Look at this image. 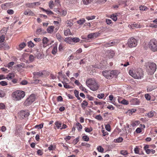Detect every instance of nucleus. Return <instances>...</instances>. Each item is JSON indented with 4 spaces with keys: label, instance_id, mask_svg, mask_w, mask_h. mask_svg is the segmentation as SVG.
Returning a JSON list of instances; mask_svg holds the SVG:
<instances>
[{
    "label": "nucleus",
    "instance_id": "nucleus-40",
    "mask_svg": "<svg viewBox=\"0 0 157 157\" xmlns=\"http://www.w3.org/2000/svg\"><path fill=\"white\" fill-rule=\"evenodd\" d=\"M57 49L56 46H55L53 48V49L52 51V53L53 55H55L57 52Z\"/></svg>",
    "mask_w": 157,
    "mask_h": 157
},
{
    "label": "nucleus",
    "instance_id": "nucleus-46",
    "mask_svg": "<svg viewBox=\"0 0 157 157\" xmlns=\"http://www.w3.org/2000/svg\"><path fill=\"white\" fill-rule=\"evenodd\" d=\"M93 0H82L83 3L84 4L87 5L91 3Z\"/></svg>",
    "mask_w": 157,
    "mask_h": 157
},
{
    "label": "nucleus",
    "instance_id": "nucleus-38",
    "mask_svg": "<svg viewBox=\"0 0 157 157\" xmlns=\"http://www.w3.org/2000/svg\"><path fill=\"white\" fill-rule=\"evenodd\" d=\"M120 154L124 156L125 157H126V155H128V153L127 151L122 150L121 151Z\"/></svg>",
    "mask_w": 157,
    "mask_h": 157
},
{
    "label": "nucleus",
    "instance_id": "nucleus-15",
    "mask_svg": "<svg viewBox=\"0 0 157 157\" xmlns=\"http://www.w3.org/2000/svg\"><path fill=\"white\" fill-rule=\"evenodd\" d=\"M130 102L133 105H138L140 102L139 100L137 98H133L130 100Z\"/></svg>",
    "mask_w": 157,
    "mask_h": 157
},
{
    "label": "nucleus",
    "instance_id": "nucleus-29",
    "mask_svg": "<svg viewBox=\"0 0 157 157\" xmlns=\"http://www.w3.org/2000/svg\"><path fill=\"white\" fill-rule=\"evenodd\" d=\"M112 77V76H117L119 74V72L117 70L110 71Z\"/></svg>",
    "mask_w": 157,
    "mask_h": 157
},
{
    "label": "nucleus",
    "instance_id": "nucleus-16",
    "mask_svg": "<svg viewBox=\"0 0 157 157\" xmlns=\"http://www.w3.org/2000/svg\"><path fill=\"white\" fill-rule=\"evenodd\" d=\"M156 114V113L155 111L153 110H151L149 112L147 113L146 115V116H147L149 118H151L154 116V114Z\"/></svg>",
    "mask_w": 157,
    "mask_h": 157
},
{
    "label": "nucleus",
    "instance_id": "nucleus-45",
    "mask_svg": "<svg viewBox=\"0 0 157 157\" xmlns=\"http://www.w3.org/2000/svg\"><path fill=\"white\" fill-rule=\"evenodd\" d=\"M85 21V20L84 19H80L78 20L77 21V23L78 24L81 25L83 24Z\"/></svg>",
    "mask_w": 157,
    "mask_h": 157
},
{
    "label": "nucleus",
    "instance_id": "nucleus-27",
    "mask_svg": "<svg viewBox=\"0 0 157 157\" xmlns=\"http://www.w3.org/2000/svg\"><path fill=\"white\" fill-rule=\"evenodd\" d=\"M64 35L65 36H68L70 35H71L70 30L69 29H67L64 30Z\"/></svg>",
    "mask_w": 157,
    "mask_h": 157
},
{
    "label": "nucleus",
    "instance_id": "nucleus-4",
    "mask_svg": "<svg viewBox=\"0 0 157 157\" xmlns=\"http://www.w3.org/2000/svg\"><path fill=\"white\" fill-rule=\"evenodd\" d=\"M148 47L152 51H157V41L155 39L151 40L149 43Z\"/></svg>",
    "mask_w": 157,
    "mask_h": 157
},
{
    "label": "nucleus",
    "instance_id": "nucleus-55",
    "mask_svg": "<svg viewBox=\"0 0 157 157\" xmlns=\"http://www.w3.org/2000/svg\"><path fill=\"white\" fill-rule=\"evenodd\" d=\"M67 26H69L70 27H71L73 25L72 22L70 21H67Z\"/></svg>",
    "mask_w": 157,
    "mask_h": 157
},
{
    "label": "nucleus",
    "instance_id": "nucleus-43",
    "mask_svg": "<svg viewBox=\"0 0 157 157\" xmlns=\"http://www.w3.org/2000/svg\"><path fill=\"white\" fill-rule=\"evenodd\" d=\"M98 151L100 152L103 153L104 151V148L101 146H98L97 148Z\"/></svg>",
    "mask_w": 157,
    "mask_h": 157
},
{
    "label": "nucleus",
    "instance_id": "nucleus-7",
    "mask_svg": "<svg viewBox=\"0 0 157 157\" xmlns=\"http://www.w3.org/2000/svg\"><path fill=\"white\" fill-rule=\"evenodd\" d=\"M119 42V40L117 39H115L112 41H110L105 43L103 45L105 47H109L117 44Z\"/></svg>",
    "mask_w": 157,
    "mask_h": 157
},
{
    "label": "nucleus",
    "instance_id": "nucleus-30",
    "mask_svg": "<svg viewBox=\"0 0 157 157\" xmlns=\"http://www.w3.org/2000/svg\"><path fill=\"white\" fill-rule=\"evenodd\" d=\"M15 76L14 74L13 73H9L7 76L6 78L8 80L11 79Z\"/></svg>",
    "mask_w": 157,
    "mask_h": 157
},
{
    "label": "nucleus",
    "instance_id": "nucleus-54",
    "mask_svg": "<svg viewBox=\"0 0 157 157\" xmlns=\"http://www.w3.org/2000/svg\"><path fill=\"white\" fill-rule=\"evenodd\" d=\"M5 36L3 35H1L0 36V42L2 43L3 41L5 39Z\"/></svg>",
    "mask_w": 157,
    "mask_h": 157
},
{
    "label": "nucleus",
    "instance_id": "nucleus-25",
    "mask_svg": "<svg viewBox=\"0 0 157 157\" xmlns=\"http://www.w3.org/2000/svg\"><path fill=\"white\" fill-rule=\"evenodd\" d=\"M41 10L43 11L46 12L48 15H51L54 14L49 9L46 10L43 8H42Z\"/></svg>",
    "mask_w": 157,
    "mask_h": 157
},
{
    "label": "nucleus",
    "instance_id": "nucleus-39",
    "mask_svg": "<svg viewBox=\"0 0 157 157\" xmlns=\"http://www.w3.org/2000/svg\"><path fill=\"white\" fill-rule=\"evenodd\" d=\"M140 121H136L132 122L131 124V125L133 127H135L139 125L140 124Z\"/></svg>",
    "mask_w": 157,
    "mask_h": 157
},
{
    "label": "nucleus",
    "instance_id": "nucleus-22",
    "mask_svg": "<svg viewBox=\"0 0 157 157\" xmlns=\"http://www.w3.org/2000/svg\"><path fill=\"white\" fill-rule=\"evenodd\" d=\"M54 28V26H50L48 27L47 29V33H53Z\"/></svg>",
    "mask_w": 157,
    "mask_h": 157
},
{
    "label": "nucleus",
    "instance_id": "nucleus-49",
    "mask_svg": "<svg viewBox=\"0 0 157 157\" xmlns=\"http://www.w3.org/2000/svg\"><path fill=\"white\" fill-rule=\"evenodd\" d=\"M85 131L87 132H90L93 130V129L92 128H88L85 127Z\"/></svg>",
    "mask_w": 157,
    "mask_h": 157
},
{
    "label": "nucleus",
    "instance_id": "nucleus-18",
    "mask_svg": "<svg viewBox=\"0 0 157 157\" xmlns=\"http://www.w3.org/2000/svg\"><path fill=\"white\" fill-rule=\"evenodd\" d=\"M26 45L25 42H22L17 47V49L19 50H21L23 49Z\"/></svg>",
    "mask_w": 157,
    "mask_h": 157
},
{
    "label": "nucleus",
    "instance_id": "nucleus-10",
    "mask_svg": "<svg viewBox=\"0 0 157 157\" xmlns=\"http://www.w3.org/2000/svg\"><path fill=\"white\" fill-rule=\"evenodd\" d=\"M102 74L107 79H110L112 78V75L110 71H105L102 72Z\"/></svg>",
    "mask_w": 157,
    "mask_h": 157
},
{
    "label": "nucleus",
    "instance_id": "nucleus-63",
    "mask_svg": "<svg viewBox=\"0 0 157 157\" xmlns=\"http://www.w3.org/2000/svg\"><path fill=\"white\" fill-rule=\"evenodd\" d=\"M136 109H132L131 110H128L129 113H131V114L135 113L136 111Z\"/></svg>",
    "mask_w": 157,
    "mask_h": 157
},
{
    "label": "nucleus",
    "instance_id": "nucleus-57",
    "mask_svg": "<svg viewBox=\"0 0 157 157\" xmlns=\"http://www.w3.org/2000/svg\"><path fill=\"white\" fill-rule=\"evenodd\" d=\"M64 44H63L61 43L59 44V51H61L62 50H63V48H64Z\"/></svg>",
    "mask_w": 157,
    "mask_h": 157
},
{
    "label": "nucleus",
    "instance_id": "nucleus-51",
    "mask_svg": "<svg viewBox=\"0 0 157 157\" xmlns=\"http://www.w3.org/2000/svg\"><path fill=\"white\" fill-rule=\"evenodd\" d=\"M72 41L75 43H77L79 41L80 39L77 37H75L72 38Z\"/></svg>",
    "mask_w": 157,
    "mask_h": 157
},
{
    "label": "nucleus",
    "instance_id": "nucleus-59",
    "mask_svg": "<svg viewBox=\"0 0 157 157\" xmlns=\"http://www.w3.org/2000/svg\"><path fill=\"white\" fill-rule=\"evenodd\" d=\"M115 140V139L114 140V141ZM116 142L114 141V142H117V143H120L122 142L123 140V139L122 137H119L118 138H117L116 140Z\"/></svg>",
    "mask_w": 157,
    "mask_h": 157
},
{
    "label": "nucleus",
    "instance_id": "nucleus-47",
    "mask_svg": "<svg viewBox=\"0 0 157 157\" xmlns=\"http://www.w3.org/2000/svg\"><path fill=\"white\" fill-rule=\"evenodd\" d=\"M61 13L60 15L63 16H64L66 15L67 14V12L66 10H61L60 11H59V12H60Z\"/></svg>",
    "mask_w": 157,
    "mask_h": 157
},
{
    "label": "nucleus",
    "instance_id": "nucleus-8",
    "mask_svg": "<svg viewBox=\"0 0 157 157\" xmlns=\"http://www.w3.org/2000/svg\"><path fill=\"white\" fill-rule=\"evenodd\" d=\"M35 99V96L34 94L31 95L25 101V103L30 105L34 101Z\"/></svg>",
    "mask_w": 157,
    "mask_h": 157
},
{
    "label": "nucleus",
    "instance_id": "nucleus-24",
    "mask_svg": "<svg viewBox=\"0 0 157 157\" xmlns=\"http://www.w3.org/2000/svg\"><path fill=\"white\" fill-rule=\"evenodd\" d=\"M23 65V63L17 64L15 67L16 69L18 71H20L22 68L24 67Z\"/></svg>",
    "mask_w": 157,
    "mask_h": 157
},
{
    "label": "nucleus",
    "instance_id": "nucleus-62",
    "mask_svg": "<svg viewBox=\"0 0 157 157\" xmlns=\"http://www.w3.org/2000/svg\"><path fill=\"white\" fill-rule=\"evenodd\" d=\"M63 83H69V80L67 78H64L63 81L62 82Z\"/></svg>",
    "mask_w": 157,
    "mask_h": 157
},
{
    "label": "nucleus",
    "instance_id": "nucleus-60",
    "mask_svg": "<svg viewBox=\"0 0 157 157\" xmlns=\"http://www.w3.org/2000/svg\"><path fill=\"white\" fill-rule=\"evenodd\" d=\"M105 22L107 24L109 25L112 23V21L110 19H106Z\"/></svg>",
    "mask_w": 157,
    "mask_h": 157
},
{
    "label": "nucleus",
    "instance_id": "nucleus-42",
    "mask_svg": "<svg viewBox=\"0 0 157 157\" xmlns=\"http://www.w3.org/2000/svg\"><path fill=\"white\" fill-rule=\"evenodd\" d=\"M144 97L147 101H150L151 100V96L149 94H145L144 95Z\"/></svg>",
    "mask_w": 157,
    "mask_h": 157
},
{
    "label": "nucleus",
    "instance_id": "nucleus-52",
    "mask_svg": "<svg viewBox=\"0 0 157 157\" xmlns=\"http://www.w3.org/2000/svg\"><path fill=\"white\" fill-rule=\"evenodd\" d=\"M95 16H87L86 17V18L88 20H91L94 19L95 18Z\"/></svg>",
    "mask_w": 157,
    "mask_h": 157
},
{
    "label": "nucleus",
    "instance_id": "nucleus-28",
    "mask_svg": "<svg viewBox=\"0 0 157 157\" xmlns=\"http://www.w3.org/2000/svg\"><path fill=\"white\" fill-rule=\"evenodd\" d=\"M88 105V103L85 100L83 101L81 105L83 109H85L86 107Z\"/></svg>",
    "mask_w": 157,
    "mask_h": 157
},
{
    "label": "nucleus",
    "instance_id": "nucleus-34",
    "mask_svg": "<svg viewBox=\"0 0 157 157\" xmlns=\"http://www.w3.org/2000/svg\"><path fill=\"white\" fill-rule=\"evenodd\" d=\"M63 41L69 44H71V42H72V38L70 37L65 38V39Z\"/></svg>",
    "mask_w": 157,
    "mask_h": 157
},
{
    "label": "nucleus",
    "instance_id": "nucleus-20",
    "mask_svg": "<svg viewBox=\"0 0 157 157\" xmlns=\"http://www.w3.org/2000/svg\"><path fill=\"white\" fill-rule=\"evenodd\" d=\"M35 55L38 59H41L43 57L42 52H40L38 50H37Z\"/></svg>",
    "mask_w": 157,
    "mask_h": 157
},
{
    "label": "nucleus",
    "instance_id": "nucleus-11",
    "mask_svg": "<svg viewBox=\"0 0 157 157\" xmlns=\"http://www.w3.org/2000/svg\"><path fill=\"white\" fill-rule=\"evenodd\" d=\"M106 53L107 57L109 59L112 58L115 55L114 51L111 50H107Z\"/></svg>",
    "mask_w": 157,
    "mask_h": 157
},
{
    "label": "nucleus",
    "instance_id": "nucleus-3",
    "mask_svg": "<svg viewBox=\"0 0 157 157\" xmlns=\"http://www.w3.org/2000/svg\"><path fill=\"white\" fill-rule=\"evenodd\" d=\"M13 97L16 101H19L23 98L25 96V92L22 90H17L13 93Z\"/></svg>",
    "mask_w": 157,
    "mask_h": 157
},
{
    "label": "nucleus",
    "instance_id": "nucleus-56",
    "mask_svg": "<svg viewBox=\"0 0 157 157\" xmlns=\"http://www.w3.org/2000/svg\"><path fill=\"white\" fill-rule=\"evenodd\" d=\"M14 63L13 62H11L9 63L8 64L7 67L11 69L12 66L14 64Z\"/></svg>",
    "mask_w": 157,
    "mask_h": 157
},
{
    "label": "nucleus",
    "instance_id": "nucleus-14",
    "mask_svg": "<svg viewBox=\"0 0 157 157\" xmlns=\"http://www.w3.org/2000/svg\"><path fill=\"white\" fill-rule=\"evenodd\" d=\"M151 146L148 145H146L144 147V150L145 151L146 153L148 154L151 153V150L152 149H149L150 148Z\"/></svg>",
    "mask_w": 157,
    "mask_h": 157
},
{
    "label": "nucleus",
    "instance_id": "nucleus-32",
    "mask_svg": "<svg viewBox=\"0 0 157 157\" xmlns=\"http://www.w3.org/2000/svg\"><path fill=\"white\" fill-rule=\"evenodd\" d=\"M6 29V28H4L1 30L0 31V36L1 35H4L5 36L7 32Z\"/></svg>",
    "mask_w": 157,
    "mask_h": 157
},
{
    "label": "nucleus",
    "instance_id": "nucleus-50",
    "mask_svg": "<svg viewBox=\"0 0 157 157\" xmlns=\"http://www.w3.org/2000/svg\"><path fill=\"white\" fill-rule=\"evenodd\" d=\"M69 83H63L64 87L66 89H70L71 88V86L68 85Z\"/></svg>",
    "mask_w": 157,
    "mask_h": 157
},
{
    "label": "nucleus",
    "instance_id": "nucleus-53",
    "mask_svg": "<svg viewBox=\"0 0 157 157\" xmlns=\"http://www.w3.org/2000/svg\"><path fill=\"white\" fill-rule=\"evenodd\" d=\"M140 149L138 146H136L134 149L135 153L136 154H139V153Z\"/></svg>",
    "mask_w": 157,
    "mask_h": 157
},
{
    "label": "nucleus",
    "instance_id": "nucleus-19",
    "mask_svg": "<svg viewBox=\"0 0 157 157\" xmlns=\"http://www.w3.org/2000/svg\"><path fill=\"white\" fill-rule=\"evenodd\" d=\"M44 72H45V71H40L39 72H34L33 74L34 75H37L39 77H40L44 75Z\"/></svg>",
    "mask_w": 157,
    "mask_h": 157
},
{
    "label": "nucleus",
    "instance_id": "nucleus-33",
    "mask_svg": "<svg viewBox=\"0 0 157 157\" xmlns=\"http://www.w3.org/2000/svg\"><path fill=\"white\" fill-rule=\"evenodd\" d=\"M27 44L28 47L30 48H32L35 46V44L31 41L28 42Z\"/></svg>",
    "mask_w": 157,
    "mask_h": 157
},
{
    "label": "nucleus",
    "instance_id": "nucleus-21",
    "mask_svg": "<svg viewBox=\"0 0 157 157\" xmlns=\"http://www.w3.org/2000/svg\"><path fill=\"white\" fill-rule=\"evenodd\" d=\"M56 37L60 42H62L64 40V39L61 36L60 34L58 33L56 34Z\"/></svg>",
    "mask_w": 157,
    "mask_h": 157
},
{
    "label": "nucleus",
    "instance_id": "nucleus-2",
    "mask_svg": "<svg viewBox=\"0 0 157 157\" xmlns=\"http://www.w3.org/2000/svg\"><path fill=\"white\" fill-rule=\"evenodd\" d=\"M86 84V85L92 91L97 90L98 89V84L94 79L91 78L87 80Z\"/></svg>",
    "mask_w": 157,
    "mask_h": 157
},
{
    "label": "nucleus",
    "instance_id": "nucleus-35",
    "mask_svg": "<svg viewBox=\"0 0 157 157\" xmlns=\"http://www.w3.org/2000/svg\"><path fill=\"white\" fill-rule=\"evenodd\" d=\"M48 6L50 9H52L55 6V5L52 1H50L48 3Z\"/></svg>",
    "mask_w": 157,
    "mask_h": 157
},
{
    "label": "nucleus",
    "instance_id": "nucleus-44",
    "mask_svg": "<svg viewBox=\"0 0 157 157\" xmlns=\"http://www.w3.org/2000/svg\"><path fill=\"white\" fill-rule=\"evenodd\" d=\"M44 123H41L39 125H36L35 126V128H37L38 129H41L43 127Z\"/></svg>",
    "mask_w": 157,
    "mask_h": 157
},
{
    "label": "nucleus",
    "instance_id": "nucleus-9",
    "mask_svg": "<svg viewBox=\"0 0 157 157\" xmlns=\"http://www.w3.org/2000/svg\"><path fill=\"white\" fill-rule=\"evenodd\" d=\"M42 43L43 44V47L44 48L46 47L51 44L49 43V41L48 38L45 37H44L42 40Z\"/></svg>",
    "mask_w": 157,
    "mask_h": 157
},
{
    "label": "nucleus",
    "instance_id": "nucleus-13",
    "mask_svg": "<svg viewBox=\"0 0 157 157\" xmlns=\"http://www.w3.org/2000/svg\"><path fill=\"white\" fill-rule=\"evenodd\" d=\"M20 114L22 118L28 117L29 115V113L27 111H21Z\"/></svg>",
    "mask_w": 157,
    "mask_h": 157
},
{
    "label": "nucleus",
    "instance_id": "nucleus-17",
    "mask_svg": "<svg viewBox=\"0 0 157 157\" xmlns=\"http://www.w3.org/2000/svg\"><path fill=\"white\" fill-rule=\"evenodd\" d=\"M11 3L8 2L2 4L1 5V8L3 9H6V8L9 7L11 6Z\"/></svg>",
    "mask_w": 157,
    "mask_h": 157
},
{
    "label": "nucleus",
    "instance_id": "nucleus-37",
    "mask_svg": "<svg viewBox=\"0 0 157 157\" xmlns=\"http://www.w3.org/2000/svg\"><path fill=\"white\" fill-rule=\"evenodd\" d=\"M26 6L28 8H35L33 3H28L26 4Z\"/></svg>",
    "mask_w": 157,
    "mask_h": 157
},
{
    "label": "nucleus",
    "instance_id": "nucleus-23",
    "mask_svg": "<svg viewBox=\"0 0 157 157\" xmlns=\"http://www.w3.org/2000/svg\"><path fill=\"white\" fill-rule=\"evenodd\" d=\"M55 124L57 129H59L61 128L62 123L60 121H56L55 123Z\"/></svg>",
    "mask_w": 157,
    "mask_h": 157
},
{
    "label": "nucleus",
    "instance_id": "nucleus-41",
    "mask_svg": "<svg viewBox=\"0 0 157 157\" xmlns=\"http://www.w3.org/2000/svg\"><path fill=\"white\" fill-rule=\"evenodd\" d=\"M110 17L114 21H116L117 20V15L114 14L111 15Z\"/></svg>",
    "mask_w": 157,
    "mask_h": 157
},
{
    "label": "nucleus",
    "instance_id": "nucleus-12",
    "mask_svg": "<svg viewBox=\"0 0 157 157\" xmlns=\"http://www.w3.org/2000/svg\"><path fill=\"white\" fill-rule=\"evenodd\" d=\"M23 13L25 15L29 16H35V15L33 11L29 9H27L25 10Z\"/></svg>",
    "mask_w": 157,
    "mask_h": 157
},
{
    "label": "nucleus",
    "instance_id": "nucleus-36",
    "mask_svg": "<svg viewBox=\"0 0 157 157\" xmlns=\"http://www.w3.org/2000/svg\"><path fill=\"white\" fill-rule=\"evenodd\" d=\"M139 9L140 10L142 11H147L148 9V8L144 6H140Z\"/></svg>",
    "mask_w": 157,
    "mask_h": 157
},
{
    "label": "nucleus",
    "instance_id": "nucleus-31",
    "mask_svg": "<svg viewBox=\"0 0 157 157\" xmlns=\"http://www.w3.org/2000/svg\"><path fill=\"white\" fill-rule=\"evenodd\" d=\"M76 126L78 131H80L82 129V127L80 123L77 122L76 124Z\"/></svg>",
    "mask_w": 157,
    "mask_h": 157
},
{
    "label": "nucleus",
    "instance_id": "nucleus-1",
    "mask_svg": "<svg viewBox=\"0 0 157 157\" xmlns=\"http://www.w3.org/2000/svg\"><path fill=\"white\" fill-rule=\"evenodd\" d=\"M129 74L135 78L141 79L143 77V71L140 68H138L134 71L132 69L130 70Z\"/></svg>",
    "mask_w": 157,
    "mask_h": 157
},
{
    "label": "nucleus",
    "instance_id": "nucleus-64",
    "mask_svg": "<svg viewBox=\"0 0 157 157\" xmlns=\"http://www.w3.org/2000/svg\"><path fill=\"white\" fill-rule=\"evenodd\" d=\"M104 96V94H98L97 97L99 99H102Z\"/></svg>",
    "mask_w": 157,
    "mask_h": 157
},
{
    "label": "nucleus",
    "instance_id": "nucleus-61",
    "mask_svg": "<svg viewBox=\"0 0 157 157\" xmlns=\"http://www.w3.org/2000/svg\"><path fill=\"white\" fill-rule=\"evenodd\" d=\"M5 95V94L4 91L2 90H0V97H4Z\"/></svg>",
    "mask_w": 157,
    "mask_h": 157
},
{
    "label": "nucleus",
    "instance_id": "nucleus-48",
    "mask_svg": "<svg viewBox=\"0 0 157 157\" xmlns=\"http://www.w3.org/2000/svg\"><path fill=\"white\" fill-rule=\"evenodd\" d=\"M105 128L109 132H110L111 131V128L110 125L109 124H107L105 125Z\"/></svg>",
    "mask_w": 157,
    "mask_h": 157
},
{
    "label": "nucleus",
    "instance_id": "nucleus-6",
    "mask_svg": "<svg viewBox=\"0 0 157 157\" xmlns=\"http://www.w3.org/2000/svg\"><path fill=\"white\" fill-rule=\"evenodd\" d=\"M128 46L130 48L136 47L137 44L136 39L133 37L130 38L128 40Z\"/></svg>",
    "mask_w": 157,
    "mask_h": 157
},
{
    "label": "nucleus",
    "instance_id": "nucleus-5",
    "mask_svg": "<svg viewBox=\"0 0 157 157\" xmlns=\"http://www.w3.org/2000/svg\"><path fill=\"white\" fill-rule=\"evenodd\" d=\"M156 69V65L154 63H151L148 65V68L147 69V72L150 75L154 73Z\"/></svg>",
    "mask_w": 157,
    "mask_h": 157
},
{
    "label": "nucleus",
    "instance_id": "nucleus-26",
    "mask_svg": "<svg viewBox=\"0 0 157 157\" xmlns=\"http://www.w3.org/2000/svg\"><path fill=\"white\" fill-rule=\"evenodd\" d=\"M118 101L119 103L122 104L124 105H128V101L125 99H123L122 101H121L119 98H118Z\"/></svg>",
    "mask_w": 157,
    "mask_h": 157
},
{
    "label": "nucleus",
    "instance_id": "nucleus-58",
    "mask_svg": "<svg viewBox=\"0 0 157 157\" xmlns=\"http://www.w3.org/2000/svg\"><path fill=\"white\" fill-rule=\"evenodd\" d=\"M82 138L84 140L86 141H88L89 140V137L87 136H83L82 137Z\"/></svg>",
    "mask_w": 157,
    "mask_h": 157
}]
</instances>
